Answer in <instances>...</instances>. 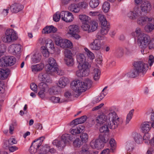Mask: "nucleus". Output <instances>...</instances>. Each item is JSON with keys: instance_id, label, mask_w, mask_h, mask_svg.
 Segmentation results:
<instances>
[{"instance_id": "nucleus-56", "label": "nucleus", "mask_w": 154, "mask_h": 154, "mask_svg": "<svg viewBox=\"0 0 154 154\" xmlns=\"http://www.w3.org/2000/svg\"><path fill=\"white\" fill-rule=\"evenodd\" d=\"M57 142L58 143L57 146L62 147L65 146L66 144V143L65 140H63L62 138L61 140L59 141H55V142Z\"/></svg>"}, {"instance_id": "nucleus-23", "label": "nucleus", "mask_w": 154, "mask_h": 154, "mask_svg": "<svg viewBox=\"0 0 154 154\" xmlns=\"http://www.w3.org/2000/svg\"><path fill=\"white\" fill-rule=\"evenodd\" d=\"M68 33L69 34L78 33L79 31L78 26L75 25H72L69 26L68 27Z\"/></svg>"}, {"instance_id": "nucleus-54", "label": "nucleus", "mask_w": 154, "mask_h": 154, "mask_svg": "<svg viewBox=\"0 0 154 154\" xmlns=\"http://www.w3.org/2000/svg\"><path fill=\"white\" fill-rule=\"evenodd\" d=\"M65 58H70L72 57V53L69 50H65L64 52Z\"/></svg>"}, {"instance_id": "nucleus-19", "label": "nucleus", "mask_w": 154, "mask_h": 154, "mask_svg": "<svg viewBox=\"0 0 154 154\" xmlns=\"http://www.w3.org/2000/svg\"><path fill=\"white\" fill-rule=\"evenodd\" d=\"M152 17H141L139 18L137 21V23L140 26L145 25L147 22L152 20Z\"/></svg>"}, {"instance_id": "nucleus-58", "label": "nucleus", "mask_w": 154, "mask_h": 154, "mask_svg": "<svg viewBox=\"0 0 154 154\" xmlns=\"http://www.w3.org/2000/svg\"><path fill=\"white\" fill-rule=\"evenodd\" d=\"M154 62V57L152 55L149 56L148 63L150 66H151Z\"/></svg>"}, {"instance_id": "nucleus-30", "label": "nucleus", "mask_w": 154, "mask_h": 154, "mask_svg": "<svg viewBox=\"0 0 154 154\" xmlns=\"http://www.w3.org/2000/svg\"><path fill=\"white\" fill-rule=\"evenodd\" d=\"M44 65L42 64H36L31 66L32 71L33 72L40 71L42 69Z\"/></svg>"}, {"instance_id": "nucleus-8", "label": "nucleus", "mask_w": 154, "mask_h": 154, "mask_svg": "<svg viewBox=\"0 0 154 154\" xmlns=\"http://www.w3.org/2000/svg\"><path fill=\"white\" fill-rule=\"evenodd\" d=\"M16 33L13 29H7L5 32V36L2 38V40L5 42H10L17 39Z\"/></svg>"}, {"instance_id": "nucleus-59", "label": "nucleus", "mask_w": 154, "mask_h": 154, "mask_svg": "<svg viewBox=\"0 0 154 154\" xmlns=\"http://www.w3.org/2000/svg\"><path fill=\"white\" fill-rule=\"evenodd\" d=\"M49 42H50L49 43H46V47H47L49 46H50L49 47V48H50L52 50H53L54 48V43L51 40H49Z\"/></svg>"}, {"instance_id": "nucleus-29", "label": "nucleus", "mask_w": 154, "mask_h": 154, "mask_svg": "<svg viewBox=\"0 0 154 154\" xmlns=\"http://www.w3.org/2000/svg\"><path fill=\"white\" fill-rule=\"evenodd\" d=\"M100 70L97 68H95L92 73L94 79V80L97 81L99 80L100 78Z\"/></svg>"}, {"instance_id": "nucleus-27", "label": "nucleus", "mask_w": 154, "mask_h": 154, "mask_svg": "<svg viewBox=\"0 0 154 154\" xmlns=\"http://www.w3.org/2000/svg\"><path fill=\"white\" fill-rule=\"evenodd\" d=\"M69 10L75 13H78L80 11L78 4H71L69 7Z\"/></svg>"}, {"instance_id": "nucleus-21", "label": "nucleus", "mask_w": 154, "mask_h": 154, "mask_svg": "<svg viewBox=\"0 0 154 154\" xmlns=\"http://www.w3.org/2000/svg\"><path fill=\"white\" fill-rule=\"evenodd\" d=\"M85 60V57L83 54H79L77 55V61L79 63L78 65H81L87 63V66H88V62Z\"/></svg>"}, {"instance_id": "nucleus-63", "label": "nucleus", "mask_w": 154, "mask_h": 154, "mask_svg": "<svg viewBox=\"0 0 154 154\" xmlns=\"http://www.w3.org/2000/svg\"><path fill=\"white\" fill-rule=\"evenodd\" d=\"M80 124L78 118H77L72 121L70 123V125H74V126H75ZM73 127H74L75 128V126H73Z\"/></svg>"}, {"instance_id": "nucleus-48", "label": "nucleus", "mask_w": 154, "mask_h": 154, "mask_svg": "<svg viewBox=\"0 0 154 154\" xmlns=\"http://www.w3.org/2000/svg\"><path fill=\"white\" fill-rule=\"evenodd\" d=\"M133 11L137 17L141 16L142 15V12L141 10H140L138 6L135 7Z\"/></svg>"}, {"instance_id": "nucleus-38", "label": "nucleus", "mask_w": 154, "mask_h": 154, "mask_svg": "<svg viewBox=\"0 0 154 154\" xmlns=\"http://www.w3.org/2000/svg\"><path fill=\"white\" fill-rule=\"evenodd\" d=\"M80 136L82 143H86L88 141V136L87 133H82L81 134Z\"/></svg>"}, {"instance_id": "nucleus-11", "label": "nucleus", "mask_w": 154, "mask_h": 154, "mask_svg": "<svg viewBox=\"0 0 154 154\" xmlns=\"http://www.w3.org/2000/svg\"><path fill=\"white\" fill-rule=\"evenodd\" d=\"M48 63L49 64L46 66V71L48 73H50V71L55 70V68L57 66V65L55 60L52 57L49 58Z\"/></svg>"}, {"instance_id": "nucleus-1", "label": "nucleus", "mask_w": 154, "mask_h": 154, "mask_svg": "<svg viewBox=\"0 0 154 154\" xmlns=\"http://www.w3.org/2000/svg\"><path fill=\"white\" fill-rule=\"evenodd\" d=\"M109 116V122H107L103 124V125L100 128L99 130L101 133L108 132V128L112 129H115L123 123L122 119H120L116 113L114 111L110 112Z\"/></svg>"}, {"instance_id": "nucleus-26", "label": "nucleus", "mask_w": 154, "mask_h": 154, "mask_svg": "<svg viewBox=\"0 0 154 154\" xmlns=\"http://www.w3.org/2000/svg\"><path fill=\"white\" fill-rule=\"evenodd\" d=\"M57 31L56 28L54 27L53 26H51L45 27L42 30L43 33H49L51 32L53 33L56 32Z\"/></svg>"}, {"instance_id": "nucleus-61", "label": "nucleus", "mask_w": 154, "mask_h": 154, "mask_svg": "<svg viewBox=\"0 0 154 154\" xmlns=\"http://www.w3.org/2000/svg\"><path fill=\"white\" fill-rule=\"evenodd\" d=\"M17 143V141L14 138H10L8 140V144L10 146L16 144Z\"/></svg>"}, {"instance_id": "nucleus-50", "label": "nucleus", "mask_w": 154, "mask_h": 154, "mask_svg": "<svg viewBox=\"0 0 154 154\" xmlns=\"http://www.w3.org/2000/svg\"><path fill=\"white\" fill-rule=\"evenodd\" d=\"M134 139L135 141L137 143H139L141 139V136L137 133H135L134 136Z\"/></svg>"}, {"instance_id": "nucleus-3", "label": "nucleus", "mask_w": 154, "mask_h": 154, "mask_svg": "<svg viewBox=\"0 0 154 154\" xmlns=\"http://www.w3.org/2000/svg\"><path fill=\"white\" fill-rule=\"evenodd\" d=\"M84 127L82 126H79L76 129L74 127H72L70 130L71 134H65L62 136V139L65 140L66 143L69 141H74L76 138V134H79L84 129Z\"/></svg>"}, {"instance_id": "nucleus-57", "label": "nucleus", "mask_w": 154, "mask_h": 154, "mask_svg": "<svg viewBox=\"0 0 154 154\" xmlns=\"http://www.w3.org/2000/svg\"><path fill=\"white\" fill-rule=\"evenodd\" d=\"M63 40V39H62L61 37L59 36H57L55 39V42L56 44L57 45H60V44Z\"/></svg>"}, {"instance_id": "nucleus-51", "label": "nucleus", "mask_w": 154, "mask_h": 154, "mask_svg": "<svg viewBox=\"0 0 154 154\" xmlns=\"http://www.w3.org/2000/svg\"><path fill=\"white\" fill-rule=\"evenodd\" d=\"M109 144H110L111 149L112 152L115 149L116 146V143H115V140L114 139L111 138L109 140Z\"/></svg>"}, {"instance_id": "nucleus-35", "label": "nucleus", "mask_w": 154, "mask_h": 154, "mask_svg": "<svg viewBox=\"0 0 154 154\" xmlns=\"http://www.w3.org/2000/svg\"><path fill=\"white\" fill-rule=\"evenodd\" d=\"M79 19L82 23H89V18L85 15L82 14L79 15Z\"/></svg>"}, {"instance_id": "nucleus-5", "label": "nucleus", "mask_w": 154, "mask_h": 154, "mask_svg": "<svg viewBox=\"0 0 154 154\" xmlns=\"http://www.w3.org/2000/svg\"><path fill=\"white\" fill-rule=\"evenodd\" d=\"M98 19L102 27L100 30V33L102 35H106L108 33L109 30V24L107 23L104 15L102 14H99Z\"/></svg>"}, {"instance_id": "nucleus-55", "label": "nucleus", "mask_w": 154, "mask_h": 154, "mask_svg": "<svg viewBox=\"0 0 154 154\" xmlns=\"http://www.w3.org/2000/svg\"><path fill=\"white\" fill-rule=\"evenodd\" d=\"M55 69V70H54V71L53 70L50 71V73H49L50 74H52L53 72H54L58 75H63V72L59 70L57 66Z\"/></svg>"}, {"instance_id": "nucleus-17", "label": "nucleus", "mask_w": 154, "mask_h": 154, "mask_svg": "<svg viewBox=\"0 0 154 154\" xmlns=\"http://www.w3.org/2000/svg\"><path fill=\"white\" fill-rule=\"evenodd\" d=\"M101 45V41L98 39H95L93 42L91 43L90 46L92 50L98 51L100 49Z\"/></svg>"}, {"instance_id": "nucleus-9", "label": "nucleus", "mask_w": 154, "mask_h": 154, "mask_svg": "<svg viewBox=\"0 0 154 154\" xmlns=\"http://www.w3.org/2000/svg\"><path fill=\"white\" fill-rule=\"evenodd\" d=\"M83 83L79 80H74L71 84L72 89L78 93H82L85 91Z\"/></svg>"}, {"instance_id": "nucleus-62", "label": "nucleus", "mask_w": 154, "mask_h": 154, "mask_svg": "<svg viewBox=\"0 0 154 154\" xmlns=\"http://www.w3.org/2000/svg\"><path fill=\"white\" fill-rule=\"evenodd\" d=\"M87 119V117L86 116H83L79 118V122L80 124L84 122Z\"/></svg>"}, {"instance_id": "nucleus-2", "label": "nucleus", "mask_w": 154, "mask_h": 154, "mask_svg": "<svg viewBox=\"0 0 154 154\" xmlns=\"http://www.w3.org/2000/svg\"><path fill=\"white\" fill-rule=\"evenodd\" d=\"M133 65L134 69L128 73L129 77L131 78L137 77L140 73L145 74L148 69V64L142 61L135 62Z\"/></svg>"}, {"instance_id": "nucleus-52", "label": "nucleus", "mask_w": 154, "mask_h": 154, "mask_svg": "<svg viewBox=\"0 0 154 154\" xmlns=\"http://www.w3.org/2000/svg\"><path fill=\"white\" fill-rule=\"evenodd\" d=\"M61 17V13L57 12L53 16V20L54 21L56 22H57L60 20V18Z\"/></svg>"}, {"instance_id": "nucleus-53", "label": "nucleus", "mask_w": 154, "mask_h": 154, "mask_svg": "<svg viewBox=\"0 0 154 154\" xmlns=\"http://www.w3.org/2000/svg\"><path fill=\"white\" fill-rule=\"evenodd\" d=\"M124 54V50L122 48H119L117 51V56L119 57H122Z\"/></svg>"}, {"instance_id": "nucleus-45", "label": "nucleus", "mask_w": 154, "mask_h": 154, "mask_svg": "<svg viewBox=\"0 0 154 154\" xmlns=\"http://www.w3.org/2000/svg\"><path fill=\"white\" fill-rule=\"evenodd\" d=\"M38 87L40 88V90L44 91H45V90L48 88L46 84L43 82H41L39 84Z\"/></svg>"}, {"instance_id": "nucleus-25", "label": "nucleus", "mask_w": 154, "mask_h": 154, "mask_svg": "<svg viewBox=\"0 0 154 154\" xmlns=\"http://www.w3.org/2000/svg\"><path fill=\"white\" fill-rule=\"evenodd\" d=\"M9 69H0V79L4 80L7 78L10 73Z\"/></svg>"}, {"instance_id": "nucleus-32", "label": "nucleus", "mask_w": 154, "mask_h": 154, "mask_svg": "<svg viewBox=\"0 0 154 154\" xmlns=\"http://www.w3.org/2000/svg\"><path fill=\"white\" fill-rule=\"evenodd\" d=\"M98 24L96 21H92L90 25V32H93L97 29Z\"/></svg>"}, {"instance_id": "nucleus-13", "label": "nucleus", "mask_w": 154, "mask_h": 154, "mask_svg": "<svg viewBox=\"0 0 154 154\" xmlns=\"http://www.w3.org/2000/svg\"><path fill=\"white\" fill-rule=\"evenodd\" d=\"M141 10L142 11L147 14L152 9V6L150 2L148 1L144 0L142 2L140 5Z\"/></svg>"}, {"instance_id": "nucleus-43", "label": "nucleus", "mask_w": 154, "mask_h": 154, "mask_svg": "<svg viewBox=\"0 0 154 154\" xmlns=\"http://www.w3.org/2000/svg\"><path fill=\"white\" fill-rule=\"evenodd\" d=\"M134 111V110L133 109L131 110L127 115L125 120L126 124H128L132 118Z\"/></svg>"}, {"instance_id": "nucleus-16", "label": "nucleus", "mask_w": 154, "mask_h": 154, "mask_svg": "<svg viewBox=\"0 0 154 154\" xmlns=\"http://www.w3.org/2000/svg\"><path fill=\"white\" fill-rule=\"evenodd\" d=\"M47 73H42L39 74L38 79L40 81L45 82L48 83H51L52 80L50 78L47 72Z\"/></svg>"}, {"instance_id": "nucleus-36", "label": "nucleus", "mask_w": 154, "mask_h": 154, "mask_svg": "<svg viewBox=\"0 0 154 154\" xmlns=\"http://www.w3.org/2000/svg\"><path fill=\"white\" fill-rule=\"evenodd\" d=\"M50 146L48 144H45L44 146H42L40 150L41 152H40L41 153L47 154L50 151Z\"/></svg>"}, {"instance_id": "nucleus-47", "label": "nucleus", "mask_w": 154, "mask_h": 154, "mask_svg": "<svg viewBox=\"0 0 154 154\" xmlns=\"http://www.w3.org/2000/svg\"><path fill=\"white\" fill-rule=\"evenodd\" d=\"M89 23H82V28L84 31H88L90 32V25L88 24Z\"/></svg>"}, {"instance_id": "nucleus-10", "label": "nucleus", "mask_w": 154, "mask_h": 154, "mask_svg": "<svg viewBox=\"0 0 154 154\" xmlns=\"http://www.w3.org/2000/svg\"><path fill=\"white\" fill-rule=\"evenodd\" d=\"M87 63L82 65H78L79 70L76 72L77 76L78 77H82L88 76L89 74L88 71L87 69L88 66H87Z\"/></svg>"}, {"instance_id": "nucleus-12", "label": "nucleus", "mask_w": 154, "mask_h": 154, "mask_svg": "<svg viewBox=\"0 0 154 154\" xmlns=\"http://www.w3.org/2000/svg\"><path fill=\"white\" fill-rule=\"evenodd\" d=\"M61 15L62 19L66 22H72L74 19L72 14L69 11H62Z\"/></svg>"}, {"instance_id": "nucleus-31", "label": "nucleus", "mask_w": 154, "mask_h": 154, "mask_svg": "<svg viewBox=\"0 0 154 154\" xmlns=\"http://www.w3.org/2000/svg\"><path fill=\"white\" fill-rule=\"evenodd\" d=\"M41 55L40 53L37 52H35L33 55L32 59L34 63H36L39 62L41 60Z\"/></svg>"}, {"instance_id": "nucleus-44", "label": "nucleus", "mask_w": 154, "mask_h": 154, "mask_svg": "<svg viewBox=\"0 0 154 154\" xmlns=\"http://www.w3.org/2000/svg\"><path fill=\"white\" fill-rule=\"evenodd\" d=\"M110 7L109 4L108 2H105L102 6V8L105 12H107L109 11Z\"/></svg>"}, {"instance_id": "nucleus-39", "label": "nucleus", "mask_w": 154, "mask_h": 154, "mask_svg": "<svg viewBox=\"0 0 154 154\" xmlns=\"http://www.w3.org/2000/svg\"><path fill=\"white\" fill-rule=\"evenodd\" d=\"M65 63L69 66H72L74 64V61L72 57L65 58Z\"/></svg>"}, {"instance_id": "nucleus-7", "label": "nucleus", "mask_w": 154, "mask_h": 154, "mask_svg": "<svg viewBox=\"0 0 154 154\" xmlns=\"http://www.w3.org/2000/svg\"><path fill=\"white\" fill-rule=\"evenodd\" d=\"M16 61V58L12 56L3 57L0 59V66L2 67L11 66L14 64Z\"/></svg>"}, {"instance_id": "nucleus-40", "label": "nucleus", "mask_w": 154, "mask_h": 154, "mask_svg": "<svg viewBox=\"0 0 154 154\" xmlns=\"http://www.w3.org/2000/svg\"><path fill=\"white\" fill-rule=\"evenodd\" d=\"M80 10L86 9L88 7V3L85 2H82L78 3Z\"/></svg>"}, {"instance_id": "nucleus-33", "label": "nucleus", "mask_w": 154, "mask_h": 154, "mask_svg": "<svg viewBox=\"0 0 154 154\" xmlns=\"http://www.w3.org/2000/svg\"><path fill=\"white\" fill-rule=\"evenodd\" d=\"M83 83L85 91L87 89L91 87L92 83L91 81L88 79H87Z\"/></svg>"}, {"instance_id": "nucleus-4", "label": "nucleus", "mask_w": 154, "mask_h": 154, "mask_svg": "<svg viewBox=\"0 0 154 154\" xmlns=\"http://www.w3.org/2000/svg\"><path fill=\"white\" fill-rule=\"evenodd\" d=\"M150 41V37L146 34H143L140 35L138 38L137 42L139 47L144 49L149 45Z\"/></svg>"}, {"instance_id": "nucleus-18", "label": "nucleus", "mask_w": 154, "mask_h": 154, "mask_svg": "<svg viewBox=\"0 0 154 154\" xmlns=\"http://www.w3.org/2000/svg\"><path fill=\"white\" fill-rule=\"evenodd\" d=\"M23 8V5L15 3L10 7L11 11L14 13H17L22 10Z\"/></svg>"}, {"instance_id": "nucleus-60", "label": "nucleus", "mask_w": 154, "mask_h": 154, "mask_svg": "<svg viewBox=\"0 0 154 154\" xmlns=\"http://www.w3.org/2000/svg\"><path fill=\"white\" fill-rule=\"evenodd\" d=\"M31 89L34 91L37 92V86L35 83H32L30 86Z\"/></svg>"}, {"instance_id": "nucleus-42", "label": "nucleus", "mask_w": 154, "mask_h": 154, "mask_svg": "<svg viewBox=\"0 0 154 154\" xmlns=\"http://www.w3.org/2000/svg\"><path fill=\"white\" fill-rule=\"evenodd\" d=\"M42 52L44 57H48L49 55V53L47 49L44 46H42L41 48Z\"/></svg>"}, {"instance_id": "nucleus-64", "label": "nucleus", "mask_w": 154, "mask_h": 154, "mask_svg": "<svg viewBox=\"0 0 154 154\" xmlns=\"http://www.w3.org/2000/svg\"><path fill=\"white\" fill-rule=\"evenodd\" d=\"M60 100V99L59 97L54 96H52L50 98V100L54 103H58L59 102Z\"/></svg>"}, {"instance_id": "nucleus-46", "label": "nucleus", "mask_w": 154, "mask_h": 154, "mask_svg": "<svg viewBox=\"0 0 154 154\" xmlns=\"http://www.w3.org/2000/svg\"><path fill=\"white\" fill-rule=\"evenodd\" d=\"M57 88L56 87H53L50 88L49 90V94L51 95L57 94L58 93Z\"/></svg>"}, {"instance_id": "nucleus-14", "label": "nucleus", "mask_w": 154, "mask_h": 154, "mask_svg": "<svg viewBox=\"0 0 154 154\" xmlns=\"http://www.w3.org/2000/svg\"><path fill=\"white\" fill-rule=\"evenodd\" d=\"M21 46L19 44H13L11 45L9 48V51L14 55L18 54L20 56V51Z\"/></svg>"}, {"instance_id": "nucleus-22", "label": "nucleus", "mask_w": 154, "mask_h": 154, "mask_svg": "<svg viewBox=\"0 0 154 154\" xmlns=\"http://www.w3.org/2000/svg\"><path fill=\"white\" fill-rule=\"evenodd\" d=\"M96 122L100 125L109 122V119H107V117L105 115H101L98 116L96 120Z\"/></svg>"}, {"instance_id": "nucleus-15", "label": "nucleus", "mask_w": 154, "mask_h": 154, "mask_svg": "<svg viewBox=\"0 0 154 154\" xmlns=\"http://www.w3.org/2000/svg\"><path fill=\"white\" fill-rule=\"evenodd\" d=\"M90 145L92 148L98 149H101L104 146L102 142H100V139H98L92 140L90 143Z\"/></svg>"}, {"instance_id": "nucleus-41", "label": "nucleus", "mask_w": 154, "mask_h": 154, "mask_svg": "<svg viewBox=\"0 0 154 154\" xmlns=\"http://www.w3.org/2000/svg\"><path fill=\"white\" fill-rule=\"evenodd\" d=\"M73 144L74 146L79 147L82 144V142L79 138H76L73 141Z\"/></svg>"}, {"instance_id": "nucleus-37", "label": "nucleus", "mask_w": 154, "mask_h": 154, "mask_svg": "<svg viewBox=\"0 0 154 154\" xmlns=\"http://www.w3.org/2000/svg\"><path fill=\"white\" fill-rule=\"evenodd\" d=\"M99 2V0H91L89 4L92 8H95L98 5Z\"/></svg>"}, {"instance_id": "nucleus-34", "label": "nucleus", "mask_w": 154, "mask_h": 154, "mask_svg": "<svg viewBox=\"0 0 154 154\" xmlns=\"http://www.w3.org/2000/svg\"><path fill=\"white\" fill-rule=\"evenodd\" d=\"M98 139H100V142H102L103 145L104 143H106L108 140V136L104 134H100Z\"/></svg>"}, {"instance_id": "nucleus-20", "label": "nucleus", "mask_w": 154, "mask_h": 154, "mask_svg": "<svg viewBox=\"0 0 154 154\" xmlns=\"http://www.w3.org/2000/svg\"><path fill=\"white\" fill-rule=\"evenodd\" d=\"M145 26V30L147 32H150L154 29V18H152V20Z\"/></svg>"}, {"instance_id": "nucleus-28", "label": "nucleus", "mask_w": 154, "mask_h": 154, "mask_svg": "<svg viewBox=\"0 0 154 154\" xmlns=\"http://www.w3.org/2000/svg\"><path fill=\"white\" fill-rule=\"evenodd\" d=\"M67 79L64 77L60 78L57 84V86L60 88H64L66 85Z\"/></svg>"}, {"instance_id": "nucleus-6", "label": "nucleus", "mask_w": 154, "mask_h": 154, "mask_svg": "<svg viewBox=\"0 0 154 154\" xmlns=\"http://www.w3.org/2000/svg\"><path fill=\"white\" fill-rule=\"evenodd\" d=\"M44 139V137H41L32 142L29 150L31 154H34L37 152L38 149L41 146Z\"/></svg>"}, {"instance_id": "nucleus-49", "label": "nucleus", "mask_w": 154, "mask_h": 154, "mask_svg": "<svg viewBox=\"0 0 154 154\" xmlns=\"http://www.w3.org/2000/svg\"><path fill=\"white\" fill-rule=\"evenodd\" d=\"M128 17L131 19L134 20L137 17L134 11H130L128 14Z\"/></svg>"}, {"instance_id": "nucleus-24", "label": "nucleus", "mask_w": 154, "mask_h": 154, "mask_svg": "<svg viewBox=\"0 0 154 154\" xmlns=\"http://www.w3.org/2000/svg\"><path fill=\"white\" fill-rule=\"evenodd\" d=\"M149 123L148 122H144L141 125V129L143 132L145 133H148L151 128Z\"/></svg>"}]
</instances>
